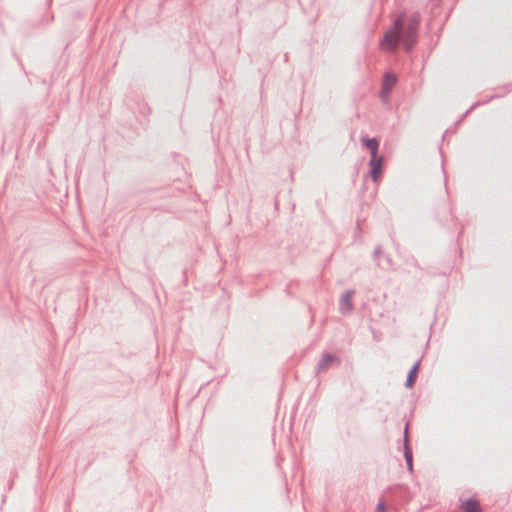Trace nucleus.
<instances>
[{"mask_svg": "<svg viewBox=\"0 0 512 512\" xmlns=\"http://www.w3.org/2000/svg\"><path fill=\"white\" fill-rule=\"evenodd\" d=\"M418 24V15H401L396 20L393 29L385 33L383 41L381 42L382 49L386 51L395 50L401 39L403 41L405 49L409 50L414 42Z\"/></svg>", "mask_w": 512, "mask_h": 512, "instance_id": "obj_1", "label": "nucleus"}, {"mask_svg": "<svg viewBox=\"0 0 512 512\" xmlns=\"http://www.w3.org/2000/svg\"><path fill=\"white\" fill-rule=\"evenodd\" d=\"M396 76L392 73H386L383 77L380 96L383 101H388L389 94L396 84Z\"/></svg>", "mask_w": 512, "mask_h": 512, "instance_id": "obj_2", "label": "nucleus"}, {"mask_svg": "<svg viewBox=\"0 0 512 512\" xmlns=\"http://www.w3.org/2000/svg\"><path fill=\"white\" fill-rule=\"evenodd\" d=\"M382 162H383L382 157H380L378 155L371 157V160H370L371 177L375 181L378 180V178L381 174Z\"/></svg>", "mask_w": 512, "mask_h": 512, "instance_id": "obj_3", "label": "nucleus"}, {"mask_svg": "<svg viewBox=\"0 0 512 512\" xmlns=\"http://www.w3.org/2000/svg\"><path fill=\"white\" fill-rule=\"evenodd\" d=\"M462 509L464 512H481L478 500L471 498L463 502Z\"/></svg>", "mask_w": 512, "mask_h": 512, "instance_id": "obj_4", "label": "nucleus"}, {"mask_svg": "<svg viewBox=\"0 0 512 512\" xmlns=\"http://www.w3.org/2000/svg\"><path fill=\"white\" fill-rule=\"evenodd\" d=\"M418 371H419V363H415L408 374V377L406 380V387L411 388L414 385V383L417 379V376H418Z\"/></svg>", "mask_w": 512, "mask_h": 512, "instance_id": "obj_5", "label": "nucleus"}, {"mask_svg": "<svg viewBox=\"0 0 512 512\" xmlns=\"http://www.w3.org/2000/svg\"><path fill=\"white\" fill-rule=\"evenodd\" d=\"M364 145L371 151V157L376 156L378 152L379 142L377 139L372 138H364L363 139Z\"/></svg>", "mask_w": 512, "mask_h": 512, "instance_id": "obj_6", "label": "nucleus"}, {"mask_svg": "<svg viewBox=\"0 0 512 512\" xmlns=\"http://www.w3.org/2000/svg\"><path fill=\"white\" fill-rule=\"evenodd\" d=\"M333 362L339 363V361L331 356V355H324L319 362V370H324L328 368Z\"/></svg>", "mask_w": 512, "mask_h": 512, "instance_id": "obj_7", "label": "nucleus"}, {"mask_svg": "<svg viewBox=\"0 0 512 512\" xmlns=\"http://www.w3.org/2000/svg\"><path fill=\"white\" fill-rule=\"evenodd\" d=\"M352 296H353V293L352 292H347L342 300H341V307L342 309H345L346 311H350L351 308H352Z\"/></svg>", "mask_w": 512, "mask_h": 512, "instance_id": "obj_8", "label": "nucleus"}, {"mask_svg": "<svg viewBox=\"0 0 512 512\" xmlns=\"http://www.w3.org/2000/svg\"><path fill=\"white\" fill-rule=\"evenodd\" d=\"M407 464L410 470H412V455L408 452L405 453Z\"/></svg>", "mask_w": 512, "mask_h": 512, "instance_id": "obj_9", "label": "nucleus"}, {"mask_svg": "<svg viewBox=\"0 0 512 512\" xmlns=\"http://www.w3.org/2000/svg\"><path fill=\"white\" fill-rule=\"evenodd\" d=\"M376 512H386L384 502H379L376 507Z\"/></svg>", "mask_w": 512, "mask_h": 512, "instance_id": "obj_10", "label": "nucleus"}]
</instances>
